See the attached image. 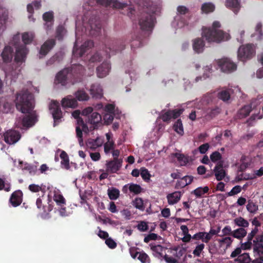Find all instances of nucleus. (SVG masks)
I'll return each mask as SVG.
<instances>
[{"mask_svg":"<svg viewBox=\"0 0 263 263\" xmlns=\"http://www.w3.org/2000/svg\"><path fill=\"white\" fill-rule=\"evenodd\" d=\"M101 121V115L97 112H92L88 117V121L92 124H96Z\"/></svg>","mask_w":263,"mask_h":263,"instance_id":"34","label":"nucleus"},{"mask_svg":"<svg viewBox=\"0 0 263 263\" xmlns=\"http://www.w3.org/2000/svg\"><path fill=\"white\" fill-rule=\"evenodd\" d=\"M247 210L251 213H255L258 210V205L253 201L249 200L247 205Z\"/></svg>","mask_w":263,"mask_h":263,"instance_id":"45","label":"nucleus"},{"mask_svg":"<svg viewBox=\"0 0 263 263\" xmlns=\"http://www.w3.org/2000/svg\"><path fill=\"white\" fill-rule=\"evenodd\" d=\"M193 180V177L192 176H185L182 177L180 180H178L175 185V188L177 189H182L186 185L190 184Z\"/></svg>","mask_w":263,"mask_h":263,"instance_id":"20","label":"nucleus"},{"mask_svg":"<svg viewBox=\"0 0 263 263\" xmlns=\"http://www.w3.org/2000/svg\"><path fill=\"white\" fill-rule=\"evenodd\" d=\"M209 191V188L208 186L202 187H198L192 192V194H194L197 198L201 197L203 195L207 193Z\"/></svg>","mask_w":263,"mask_h":263,"instance_id":"32","label":"nucleus"},{"mask_svg":"<svg viewBox=\"0 0 263 263\" xmlns=\"http://www.w3.org/2000/svg\"><path fill=\"white\" fill-rule=\"evenodd\" d=\"M89 91L93 98L100 99L103 97V90L99 84H93Z\"/></svg>","mask_w":263,"mask_h":263,"instance_id":"19","label":"nucleus"},{"mask_svg":"<svg viewBox=\"0 0 263 263\" xmlns=\"http://www.w3.org/2000/svg\"><path fill=\"white\" fill-rule=\"evenodd\" d=\"M140 175L144 180H149L151 175L147 169L142 168L141 170Z\"/></svg>","mask_w":263,"mask_h":263,"instance_id":"63","label":"nucleus"},{"mask_svg":"<svg viewBox=\"0 0 263 263\" xmlns=\"http://www.w3.org/2000/svg\"><path fill=\"white\" fill-rule=\"evenodd\" d=\"M154 23V17L153 16L147 14L141 18L139 21V25L142 30H149L153 28Z\"/></svg>","mask_w":263,"mask_h":263,"instance_id":"6","label":"nucleus"},{"mask_svg":"<svg viewBox=\"0 0 263 263\" xmlns=\"http://www.w3.org/2000/svg\"><path fill=\"white\" fill-rule=\"evenodd\" d=\"M137 228L141 232H145L147 231L148 226L146 222L142 221L137 226Z\"/></svg>","mask_w":263,"mask_h":263,"instance_id":"61","label":"nucleus"},{"mask_svg":"<svg viewBox=\"0 0 263 263\" xmlns=\"http://www.w3.org/2000/svg\"><path fill=\"white\" fill-rule=\"evenodd\" d=\"M103 141L100 138H97L96 139H89L86 142V145L88 148L91 149H96L102 145Z\"/></svg>","mask_w":263,"mask_h":263,"instance_id":"23","label":"nucleus"},{"mask_svg":"<svg viewBox=\"0 0 263 263\" xmlns=\"http://www.w3.org/2000/svg\"><path fill=\"white\" fill-rule=\"evenodd\" d=\"M175 155L180 162L188 163L191 160L189 156L182 154L176 153Z\"/></svg>","mask_w":263,"mask_h":263,"instance_id":"48","label":"nucleus"},{"mask_svg":"<svg viewBox=\"0 0 263 263\" xmlns=\"http://www.w3.org/2000/svg\"><path fill=\"white\" fill-rule=\"evenodd\" d=\"M235 262L238 263H250L251 259L249 253H245L239 255L236 258L234 259Z\"/></svg>","mask_w":263,"mask_h":263,"instance_id":"30","label":"nucleus"},{"mask_svg":"<svg viewBox=\"0 0 263 263\" xmlns=\"http://www.w3.org/2000/svg\"><path fill=\"white\" fill-rule=\"evenodd\" d=\"M61 104L63 108H74L78 105L77 101L71 96H67L61 101Z\"/></svg>","mask_w":263,"mask_h":263,"instance_id":"21","label":"nucleus"},{"mask_svg":"<svg viewBox=\"0 0 263 263\" xmlns=\"http://www.w3.org/2000/svg\"><path fill=\"white\" fill-rule=\"evenodd\" d=\"M210 145L209 143H206L201 145L198 148V150L201 154H205L209 149Z\"/></svg>","mask_w":263,"mask_h":263,"instance_id":"62","label":"nucleus"},{"mask_svg":"<svg viewBox=\"0 0 263 263\" xmlns=\"http://www.w3.org/2000/svg\"><path fill=\"white\" fill-rule=\"evenodd\" d=\"M219 242L221 246L226 245V248L230 247L232 242H233V239L230 237H226L221 239H219Z\"/></svg>","mask_w":263,"mask_h":263,"instance_id":"52","label":"nucleus"},{"mask_svg":"<svg viewBox=\"0 0 263 263\" xmlns=\"http://www.w3.org/2000/svg\"><path fill=\"white\" fill-rule=\"evenodd\" d=\"M49 109L54 119H58L61 116V110L59 103L56 101H52L49 105Z\"/></svg>","mask_w":263,"mask_h":263,"instance_id":"18","label":"nucleus"},{"mask_svg":"<svg viewBox=\"0 0 263 263\" xmlns=\"http://www.w3.org/2000/svg\"><path fill=\"white\" fill-rule=\"evenodd\" d=\"M77 44V41L76 42L75 46ZM93 46V42L90 41H88L85 42L84 44L81 46L80 49L74 48L73 51V54L77 57H81L87 49L91 48ZM74 48H76V47Z\"/></svg>","mask_w":263,"mask_h":263,"instance_id":"15","label":"nucleus"},{"mask_svg":"<svg viewBox=\"0 0 263 263\" xmlns=\"http://www.w3.org/2000/svg\"><path fill=\"white\" fill-rule=\"evenodd\" d=\"M220 26L219 22H214L211 28L203 29L202 36L205 37L208 42L219 43L229 40L230 35L219 29Z\"/></svg>","mask_w":263,"mask_h":263,"instance_id":"2","label":"nucleus"},{"mask_svg":"<svg viewBox=\"0 0 263 263\" xmlns=\"http://www.w3.org/2000/svg\"><path fill=\"white\" fill-rule=\"evenodd\" d=\"M181 194L180 192H175L167 195V199L169 204H174L180 199Z\"/></svg>","mask_w":263,"mask_h":263,"instance_id":"26","label":"nucleus"},{"mask_svg":"<svg viewBox=\"0 0 263 263\" xmlns=\"http://www.w3.org/2000/svg\"><path fill=\"white\" fill-rule=\"evenodd\" d=\"M137 258L142 263H150L151 262L150 258L147 254L143 251L140 252Z\"/></svg>","mask_w":263,"mask_h":263,"instance_id":"49","label":"nucleus"},{"mask_svg":"<svg viewBox=\"0 0 263 263\" xmlns=\"http://www.w3.org/2000/svg\"><path fill=\"white\" fill-rule=\"evenodd\" d=\"M75 97L79 101H87L89 99L88 95L84 90H78L75 93Z\"/></svg>","mask_w":263,"mask_h":263,"instance_id":"41","label":"nucleus"},{"mask_svg":"<svg viewBox=\"0 0 263 263\" xmlns=\"http://www.w3.org/2000/svg\"><path fill=\"white\" fill-rule=\"evenodd\" d=\"M218 97L224 101H227L230 97V91L227 90H222L218 93Z\"/></svg>","mask_w":263,"mask_h":263,"instance_id":"53","label":"nucleus"},{"mask_svg":"<svg viewBox=\"0 0 263 263\" xmlns=\"http://www.w3.org/2000/svg\"><path fill=\"white\" fill-rule=\"evenodd\" d=\"M114 141H107L104 145V152L106 154L108 153L110 151L114 149Z\"/></svg>","mask_w":263,"mask_h":263,"instance_id":"59","label":"nucleus"},{"mask_svg":"<svg viewBox=\"0 0 263 263\" xmlns=\"http://www.w3.org/2000/svg\"><path fill=\"white\" fill-rule=\"evenodd\" d=\"M247 231L245 229L241 228L233 231L232 236L238 239H241L247 235Z\"/></svg>","mask_w":263,"mask_h":263,"instance_id":"36","label":"nucleus"},{"mask_svg":"<svg viewBox=\"0 0 263 263\" xmlns=\"http://www.w3.org/2000/svg\"><path fill=\"white\" fill-rule=\"evenodd\" d=\"M221 158V155L218 152H214L210 155V158L213 163L218 162Z\"/></svg>","mask_w":263,"mask_h":263,"instance_id":"58","label":"nucleus"},{"mask_svg":"<svg viewBox=\"0 0 263 263\" xmlns=\"http://www.w3.org/2000/svg\"><path fill=\"white\" fill-rule=\"evenodd\" d=\"M43 20L46 22L45 25L49 27L52 25V21L53 20V14L52 12H48L43 14Z\"/></svg>","mask_w":263,"mask_h":263,"instance_id":"44","label":"nucleus"},{"mask_svg":"<svg viewBox=\"0 0 263 263\" xmlns=\"http://www.w3.org/2000/svg\"><path fill=\"white\" fill-rule=\"evenodd\" d=\"M133 205L136 209H139L141 211H143L145 207L143 204V200L141 198L137 197L133 201Z\"/></svg>","mask_w":263,"mask_h":263,"instance_id":"40","label":"nucleus"},{"mask_svg":"<svg viewBox=\"0 0 263 263\" xmlns=\"http://www.w3.org/2000/svg\"><path fill=\"white\" fill-rule=\"evenodd\" d=\"M107 194L109 199L114 200H116L119 197L120 191L118 189L112 187L108 189Z\"/></svg>","mask_w":263,"mask_h":263,"instance_id":"35","label":"nucleus"},{"mask_svg":"<svg viewBox=\"0 0 263 263\" xmlns=\"http://www.w3.org/2000/svg\"><path fill=\"white\" fill-rule=\"evenodd\" d=\"M2 56L5 62H9L13 57V50L10 46H6L4 48Z\"/></svg>","mask_w":263,"mask_h":263,"instance_id":"25","label":"nucleus"},{"mask_svg":"<svg viewBox=\"0 0 263 263\" xmlns=\"http://www.w3.org/2000/svg\"><path fill=\"white\" fill-rule=\"evenodd\" d=\"M128 190L130 193L138 195L142 192L143 189L140 185L132 183H129Z\"/></svg>","mask_w":263,"mask_h":263,"instance_id":"33","label":"nucleus"},{"mask_svg":"<svg viewBox=\"0 0 263 263\" xmlns=\"http://www.w3.org/2000/svg\"><path fill=\"white\" fill-rule=\"evenodd\" d=\"M23 193L21 190L14 192L10 198L9 201L14 207L21 204L22 202Z\"/></svg>","mask_w":263,"mask_h":263,"instance_id":"14","label":"nucleus"},{"mask_svg":"<svg viewBox=\"0 0 263 263\" xmlns=\"http://www.w3.org/2000/svg\"><path fill=\"white\" fill-rule=\"evenodd\" d=\"M223 165H215L214 168V176L217 181L224 180L228 182L229 180V177L227 176V172L224 168Z\"/></svg>","mask_w":263,"mask_h":263,"instance_id":"9","label":"nucleus"},{"mask_svg":"<svg viewBox=\"0 0 263 263\" xmlns=\"http://www.w3.org/2000/svg\"><path fill=\"white\" fill-rule=\"evenodd\" d=\"M69 70L65 69L60 71L56 76L54 83L56 84H60L62 86H65L67 82V75Z\"/></svg>","mask_w":263,"mask_h":263,"instance_id":"13","label":"nucleus"},{"mask_svg":"<svg viewBox=\"0 0 263 263\" xmlns=\"http://www.w3.org/2000/svg\"><path fill=\"white\" fill-rule=\"evenodd\" d=\"M27 53L28 50L25 47H22L21 48H16L15 60L17 62L23 61Z\"/></svg>","mask_w":263,"mask_h":263,"instance_id":"27","label":"nucleus"},{"mask_svg":"<svg viewBox=\"0 0 263 263\" xmlns=\"http://www.w3.org/2000/svg\"><path fill=\"white\" fill-rule=\"evenodd\" d=\"M204 44L200 38H197L193 41V48L195 52L200 53L203 51Z\"/></svg>","mask_w":263,"mask_h":263,"instance_id":"24","label":"nucleus"},{"mask_svg":"<svg viewBox=\"0 0 263 263\" xmlns=\"http://www.w3.org/2000/svg\"><path fill=\"white\" fill-rule=\"evenodd\" d=\"M55 42L53 40L47 41L41 47L40 51V58H42L53 47Z\"/></svg>","mask_w":263,"mask_h":263,"instance_id":"22","label":"nucleus"},{"mask_svg":"<svg viewBox=\"0 0 263 263\" xmlns=\"http://www.w3.org/2000/svg\"><path fill=\"white\" fill-rule=\"evenodd\" d=\"M251 109V107L250 105L245 106L239 110L238 117L240 118L247 117L250 114Z\"/></svg>","mask_w":263,"mask_h":263,"instance_id":"42","label":"nucleus"},{"mask_svg":"<svg viewBox=\"0 0 263 263\" xmlns=\"http://www.w3.org/2000/svg\"><path fill=\"white\" fill-rule=\"evenodd\" d=\"M186 249L185 248L178 246L168 250L167 252L174 256L178 262H181V261H182L181 257L186 253Z\"/></svg>","mask_w":263,"mask_h":263,"instance_id":"11","label":"nucleus"},{"mask_svg":"<svg viewBox=\"0 0 263 263\" xmlns=\"http://www.w3.org/2000/svg\"><path fill=\"white\" fill-rule=\"evenodd\" d=\"M234 222L236 225L243 228H247L249 226L248 221L241 217L236 218L234 219Z\"/></svg>","mask_w":263,"mask_h":263,"instance_id":"43","label":"nucleus"},{"mask_svg":"<svg viewBox=\"0 0 263 263\" xmlns=\"http://www.w3.org/2000/svg\"><path fill=\"white\" fill-rule=\"evenodd\" d=\"M241 187L240 185H236L232 188L230 192L228 193V196L236 195L241 191Z\"/></svg>","mask_w":263,"mask_h":263,"instance_id":"60","label":"nucleus"},{"mask_svg":"<svg viewBox=\"0 0 263 263\" xmlns=\"http://www.w3.org/2000/svg\"><path fill=\"white\" fill-rule=\"evenodd\" d=\"M218 64L224 72H232L236 69V65L228 58H223L219 60L218 61Z\"/></svg>","mask_w":263,"mask_h":263,"instance_id":"5","label":"nucleus"},{"mask_svg":"<svg viewBox=\"0 0 263 263\" xmlns=\"http://www.w3.org/2000/svg\"><path fill=\"white\" fill-rule=\"evenodd\" d=\"M15 106L18 110L23 114H28L22 120L17 119L15 126L23 129L32 126L35 122V116L32 110L34 107L32 95L27 91H22L16 95L15 101Z\"/></svg>","mask_w":263,"mask_h":263,"instance_id":"1","label":"nucleus"},{"mask_svg":"<svg viewBox=\"0 0 263 263\" xmlns=\"http://www.w3.org/2000/svg\"><path fill=\"white\" fill-rule=\"evenodd\" d=\"M34 37V34L32 32H25L22 34V40L25 44L30 43Z\"/></svg>","mask_w":263,"mask_h":263,"instance_id":"46","label":"nucleus"},{"mask_svg":"<svg viewBox=\"0 0 263 263\" xmlns=\"http://www.w3.org/2000/svg\"><path fill=\"white\" fill-rule=\"evenodd\" d=\"M183 111V109H176L173 110H169L162 114L159 118L164 122H170L172 118H177Z\"/></svg>","mask_w":263,"mask_h":263,"instance_id":"8","label":"nucleus"},{"mask_svg":"<svg viewBox=\"0 0 263 263\" xmlns=\"http://www.w3.org/2000/svg\"><path fill=\"white\" fill-rule=\"evenodd\" d=\"M4 136L5 141L9 144L15 143L21 138V135L19 132L13 130L6 132L4 134Z\"/></svg>","mask_w":263,"mask_h":263,"instance_id":"7","label":"nucleus"},{"mask_svg":"<svg viewBox=\"0 0 263 263\" xmlns=\"http://www.w3.org/2000/svg\"><path fill=\"white\" fill-rule=\"evenodd\" d=\"M22 170L23 174L30 176L47 174V172L50 171L47 165H26L22 168Z\"/></svg>","mask_w":263,"mask_h":263,"instance_id":"3","label":"nucleus"},{"mask_svg":"<svg viewBox=\"0 0 263 263\" xmlns=\"http://www.w3.org/2000/svg\"><path fill=\"white\" fill-rule=\"evenodd\" d=\"M110 68V64L108 61L103 62L97 67V73L98 77L101 78L106 77L109 73Z\"/></svg>","mask_w":263,"mask_h":263,"instance_id":"10","label":"nucleus"},{"mask_svg":"<svg viewBox=\"0 0 263 263\" xmlns=\"http://www.w3.org/2000/svg\"><path fill=\"white\" fill-rule=\"evenodd\" d=\"M99 2L102 5H111L112 7L116 8H122L125 5V4L121 3L117 0H100Z\"/></svg>","mask_w":263,"mask_h":263,"instance_id":"29","label":"nucleus"},{"mask_svg":"<svg viewBox=\"0 0 263 263\" xmlns=\"http://www.w3.org/2000/svg\"><path fill=\"white\" fill-rule=\"evenodd\" d=\"M53 200L57 203V205L60 207L64 206L66 204L65 199L61 194H55L53 196Z\"/></svg>","mask_w":263,"mask_h":263,"instance_id":"37","label":"nucleus"},{"mask_svg":"<svg viewBox=\"0 0 263 263\" xmlns=\"http://www.w3.org/2000/svg\"><path fill=\"white\" fill-rule=\"evenodd\" d=\"M151 249L153 255L160 259H163L164 254L166 253V249L160 245L151 246Z\"/></svg>","mask_w":263,"mask_h":263,"instance_id":"17","label":"nucleus"},{"mask_svg":"<svg viewBox=\"0 0 263 263\" xmlns=\"http://www.w3.org/2000/svg\"><path fill=\"white\" fill-rule=\"evenodd\" d=\"M163 258L167 263H178V261L176 258L172 256H169L166 253L164 255Z\"/></svg>","mask_w":263,"mask_h":263,"instance_id":"64","label":"nucleus"},{"mask_svg":"<svg viewBox=\"0 0 263 263\" xmlns=\"http://www.w3.org/2000/svg\"><path fill=\"white\" fill-rule=\"evenodd\" d=\"M247 165H240V167L238 171L237 175L235 178V182H239L240 181L243 180V169L246 168Z\"/></svg>","mask_w":263,"mask_h":263,"instance_id":"50","label":"nucleus"},{"mask_svg":"<svg viewBox=\"0 0 263 263\" xmlns=\"http://www.w3.org/2000/svg\"><path fill=\"white\" fill-rule=\"evenodd\" d=\"M7 18V12L6 9L0 8V29L3 28Z\"/></svg>","mask_w":263,"mask_h":263,"instance_id":"39","label":"nucleus"},{"mask_svg":"<svg viewBox=\"0 0 263 263\" xmlns=\"http://www.w3.org/2000/svg\"><path fill=\"white\" fill-rule=\"evenodd\" d=\"M121 166V165H107L106 172L109 173H117Z\"/></svg>","mask_w":263,"mask_h":263,"instance_id":"57","label":"nucleus"},{"mask_svg":"<svg viewBox=\"0 0 263 263\" xmlns=\"http://www.w3.org/2000/svg\"><path fill=\"white\" fill-rule=\"evenodd\" d=\"M204 246H205L203 243H200V245H197L193 251V254L196 256H200L202 251L204 248Z\"/></svg>","mask_w":263,"mask_h":263,"instance_id":"55","label":"nucleus"},{"mask_svg":"<svg viewBox=\"0 0 263 263\" xmlns=\"http://www.w3.org/2000/svg\"><path fill=\"white\" fill-rule=\"evenodd\" d=\"M254 53V49L251 45L241 46L238 50V58L244 61L250 58Z\"/></svg>","mask_w":263,"mask_h":263,"instance_id":"4","label":"nucleus"},{"mask_svg":"<svg viewBox=\"0 0 263 263\" xmlns=\"http://www.w3.org/2000/svg\"><path fill=\"white\" fill-rule=\"evenodd\" d=\"M226 6L233 10L237 13L240 8L239 2L238 0H226Z\"/></svg>","mask_w":263,"mask_h":263,"instance_id":"28","label":"nucleus"},{"mask_svg":"<svg viewBox=\"0 0 263 263\" xmlns=\"http://www.w3.org/2000/svg\"><path fill=\"white\" fill-rule=\"evenodd\" d=\"M174 130L180 135H183L184 133L183 125L181 121L178 119L174 125Z\"/></svg>","mask_w":263,"mask_h":263,"instance_id":"47","label":"nucleus"},{"mask_svg":"<svg viewBox=\"0 0 263 263\" xmlns=\"http://www.w3.org/2000/svg\"><path fill=\"white\" fill-rule=\"evenodd\" d=\"M44 197V195L41 197H40L36 199V205L38 209L40 210V212L45 215L48 214L53 209V206L48 202V206H45L42 204V200L41 198ZM50 201L49 200V202Z\"/></svg>","mask_w":263,"mask_h":263,"instance_id":"16","label":"nucleus"},{"mask_svg":"<svg viewBox=\"0 0 263 263\" xmlns=\"http://www.w3.org/2000/svg\"><path fill=\"white\" fill-rule=\"evenodd\" d=\"M84 128H82L80 127V126H77L76 127V133H77V137L78 138V141L79 143V144L81 146H82L84 145V142L83 139V133L82 132V130Z\"/></svg>","mask_w":263,"mask_h":263,"instance_id":"51","label":"nucleus"},{"mask_svg":"<svg viewBox=\"0 0 263 263\" xmlns=\"http://www.w3.org/2000/svg\"><path fill=\"white\" fill-rule=\"evenodd\" d=\"M114 106L112 104H108L105 106L104 115V121L105 124H110L114 119Z\"/></svg>","mask_w":263,"mask_h":263,"instance_id":"12","label":"nucleus"},{"mask_svg":"<svg viewBox=\"0 0 263 263\" xmlns=\"http://www.w3.org/2000/svg\"><path fill=\"white\" fill-rule=\"evenodd\" d=\"M58 154H59L61 159V164H69V157L65 151L58 149L56 152V155H58Z\"/></svg>","mask_w":263,"mask_h":263,"instance_id":"31","label":"nucleus"},{"mask_svg":"<svg viewBox=\"0 0 263 263\" xmlns=\"http://www.w3.org/2000/svg\"><path fill=\"white\" fill-rule=\"evenodd\" d=\"M215 5L212 3H205L201 7L202 12L208 13L213 12L215 10Z\"/></svg>","mask_w":263,"mask_h":263,"instance_id":"38","label":"nucleus"},{"mask_svg":"<svg viewBox=\"0 0 263 263\" xmlns=\"http://www.w3.org/2000/svg\"><path fill=\"white\" fill-rule=\"evenodd\" d=\"M253 249L254 253H257L258 255H263V243H258Z\"/></svg>","mask_w":263,"mask_h":263,"instance_id":"56","label":"nucleus"},{"mask_svg":"<svg viewBox=\"0 0 263 263\" xmlns=\"http://www.w3.org/2000/svg\"><path fill=\"white\" fill-rule=\"evenodd\" d=\"M28 189L31 192L34 193L39 192L40 191L43 192H45L44 189H43L41 186L35 184H30L28 186Z\"/></svg>","mask_w":263,"mask_h":263,"instance_id":"54","label":"nucleus"}]
</instances>
